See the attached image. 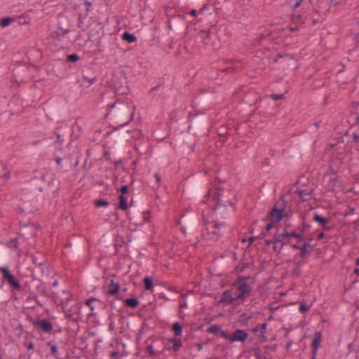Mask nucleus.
<instances>
[{
    "mask_svg": "<svg viewBox=\"0 0 359 359\" xmlns=\"http://www.w3.org/2000/svg\"><path fill=\"white\" fill-rule=\"evenodd\" d=\"M236 202L234 191L212 185L200 205L208 204L216 219H226L236 210Z\"/></svg>",
    "mask_w": 359,
    "mask_h": 359,
    "instance_id": "nucleus-1",
    "label": "nucleus"
},
{
    "mask_svg": "<svg viewBox=\"0 0 359 359\" xmlns=\"http://www.w3.org/2000/svg\"><path fill=\"white\" fill-rule=\"evenodd\" d=\"M134 106L131 107L128 102L118 100L109 104L107 107L106 117L111 116L114 120L119 122V126L127 125L134 117Z\"/></svg>",
    "mask_w": 359,
    "mask_h": 359,
    "instance_id": "nucleus-2",
    "label": "nucleus"
},
{
    "mask_svg": "<svg viewBox=\"0 0 359 359\" xmlns=\"http://www.w3.org/2000/svg\"><path fill=\"white\" fill-rule=\"evenodd\" d=\"M219 219L215 218V220L209 222L203 215V224L206 230V233H203V236L207 240L217 241L223 234L226 224L225 222H219Z\"/></svg>",
    "mask_w": 359,
    "mask_h": 359,
    "instance_id": "nucleus-3",
    "label": "nucleus"
},
{
    "mask_svg": "<svg viewBox=\"0 0 359 359\" xmlns=\"http://www.w3.org/2000/svg\"><path fill=\"white\" fill-rule=\"evenodd\" d=\"M24 289L29 293V298L38 302L39 295L46 296L44 283L38 278L32 277L25 284Z\"/></svg>",
    "mask_w": 359,
    "mask_h": 359,
    "instance_id": "nucleus-4",
    "label": "nucleus"
},
{
    "mask_svg": "<svg viewBox=\"0 0 359 359\" xmlns=\"http://www.w3.org/2000/svg\"><path fill=\"white\" fill-rule=\"evenodd\" d=\"M250 276H240L232 283V286L236 287L240 292L236 296V299L244 301L250 294L252 287L248 283Z\"/></svg>",
    "mask_w": 359,
    "mask_h": 359,
    "instance_id": "nucleus-5",
    "label": "nucleus"
},
{
    "mask_svg": "<svg viewBox=\"0 0 359 359\" xmlns=\"http://www.w3.org/2000/svg\"><path fill=\"white\" fill-rule=\"evenodd\" d=\"M286 202L283 198L280 201H278L273 208L269 212V219L272 223H278L280 222L285 216Z\"/></svg>",
    "mask_w": 359,
    "mask_h": 359,
    "instance_id": "nucleus-6",
    "label": "nucleus"
},
{
    "mask_svg": "<svg viewBox=\"0 0 359 359\" xmlns=\"http://www.w3.org/2000/svg\"><path fill=\"white\" fill-rule=\"evenodd\" d=\"M50 297L61 308L69 306L70 302L72 301V294L69 290H62L59 292H53Z\"/></svg>",
    "mask_w": 359,
    "mask_h": 359,
    "instance_id": "nucleus-7",
    "label": "nucleus"
},
{
    "mask_svg": "<svg viewBox=\"0 0 359 359\" xmlns=\"http://www.w3.org/2000/svg\"><path fill=\"white\" fill-rule=\"evenodd\" d=\"M188 118L189 122V129L193 128L195 130L205 126L208 121V117L202 112H189Z\"/></svg>",
    "mask_w": 359,
    "mask_h": 359,
    "instance_id": "nucleus-8",
    "label": "nucleus"
},
{
    "mask_svg": "<svg viewBox=\"0 0 359 359\" xmlns=\"http://www.w3.org/2000/svg\"><path fill=\"white\" fill-rule=\"evenodd\" d=\"M31 322L39 333H50L53 329L52 323L46 318H38Z\"/></svg>",
    "mask_w": 359,
    "mask_h": 359,
    "instance_id": "nucleus-9",
    "label": "nucleus"
},
{
    "mask_svg": "<svg viewBox=\"0 0 359 359\" xmlns=\"http://www.w3.org/2000/svg\"><path fill=\"white\" fill-rule=\"evenodd\" d=\"M0 271L2 273L4 278L6 280L8 284L18 291L22 290V287L19 280L11 272L7 266L1 267Z\"/></svg>",
    "mask_w": 359,
    "mask_h": 359,
    "instance_id": "nucleus-10",
    "label": "nucleus"
},
{
    "mask_svg": "<svg viewBox=\"0 0 359 359\" xmlns=\"http://www.w3.org/2000/svg\"><path fill=\"white\" fill-rule=\"evenodd\" d=\"M248 333L241 329H236L232 334L227 333L226 340H229L231 343L241 342L244 344L248 338Z\"/></svg>",
    "mask_w": 359,
    "mask_h": 359,
    "instance_id": "nucleus-11",
    "label": "nucleus"
},
{
    "mask_svg": "<svg viewBox=\"0 0 359 359\" xmlns=\"http://www.w3.org/2000/svg\"><path fill=\"white\" fill-rule=\"evenodd\" d=\"M49 275V266L47 262L42 263L40 266H37L36 267H34L32 269V277H34L36 276L39 278H43L45 276H48Z\"/></svg>",
    "mask_w": 359,
    "mask_h": 359,
    "instance_id": "nucleus-12",
    "label": "nucleus"
},
{
    "mask_svg": "<svg viewBox=\"0 0 359 359\" xmlns=\"http://www.w3.org/2000/svg\"><path fill=\"white\" fill-rule=\"evenodd\" d=\"M237 300H239V299H236V297H232L231 290H226L222 292L221 299L219 300L218 304H223V305L231 304L233 302L237 301Z\"/></svg>",
    "mask_w": 359,
    "mask_h": 359,
    "instance_id": "nucleus-13",
    "label": "nucleus"
},
{
    "mask_svg": "<svg viewBox=\"0 0 359 359\" xmlns=\"http://www.w3.org/2000/svg\"><path fill=\"white\" fill-rule=\"evenodd\" d=\"M291 248L294 250H299L300 257L305 258L307 254L313 250L315 245H309L307 243H302V245H291Z\"/></svg>",
    "mask_w": 359,
    "mask_h": 359,
    "instance_id": "nucleus-14",
    "label": "nucleus"
},
{
    "mask_svg": "<svg viewBox=\"0 0 359 359\" xmlns=\"http://www.w3.org/2000/svg\"><path fill=\"white\" fill-rule=\"evenodd\" d=\"M29 257L31 258L34 267H36L37 266H39L42 263L47 262L48 261L46 255L41 252H36L34 254H32L29 255Z\"/></svg>",
    "mask_w": 359,
    "mask_h": 359,
    "instance_id": "nucleus-15",
    "label": "nucleus"
},
{
    "mask_svg": "<svg viewBox=\"0 0 359 359\" xmlns=\"http://www.w3.org/2000/svg\"><path fill=\"white\" fill-rule=\"evenodd\" d=\"M313 219L320 225L323 230H330L332 226L327 225L328 219L320 215L315 214Z\"/></svg>",
    "mask_w": 359,
    "mask_h": 359,
    "instance_id": "nucleus-16",
    "label": "nucleus"
},
{
    "mask_svg": "<svg viewBox=\"0 0 359 359\" xmlns=\"http://www.w3.org/2000/svg\"><path fill=\"white\" fill-rule=\"evenodd\" d=\"M208 332L214 334L215 335L219 334L222 337H223L225 339L227 337L226 331L221 329L220 326L217 324L210 325V327H209V328L208 329Z\"/></svg>",
    "mask_w": 359,
    "mask_h": 359,
    "instance_id": "nucleus-17",
    "label": "nucleus"
},
{
    "mask_svg": "<svg viewBox=\"0 0 359 359\" xmlns=\"http://www.w3.org/2000/svg\"><path fill=\"white\" fill-rule=\"evenodd\" d=\"M120 289V284L115 282L114 279H111L108 285L107 294L110 296H115L118 294Z\"/></svg>",
    "mask_w": 359,
    "mask_h": 359,
    "instance_id": "nucleus-18",
    "label": "nucleus"
},
{
    "mask_svg": "<svg viewBox=\"0 0 359 359\" xmlns=\"http://www.w3.org/2000/svg\"><path fill=\"white\" fill-rule=\"evenodd\" d=\"M296 192L303 201H309L311 199L313 190L300 189L298 188Z\"/></svg>",
    "mask_w": 359,
    "mask_h": 359,
    "instance_id": "nucleus-19",
    "label": "nucleus"
},
{
    "mask_svg": "<svg viewBox=\"0 0 359 359\" xmlns=\"http://www.w3.org/2000/svg\"><path fill=\"white\" fill-rule=\"evenodd\" d=\"M275 242L280 243V245L283 247L285 245H290V241L285 236V232L279 233L278 231L275 233Z\"/></svg>",
    "mask_w": 359,
    "mask_h": 359,
    "instance_id": "nucleus-20",
    "label": "nucleus"
},
{
    "mask_svg": "<svg viewBox=\"0 0 359 359\" xmlns=\"http://www.w3.org/2000/svg\"><path fill=\"white\" fill-rule=\"evenodd\" d=\"M65 313V316L67 318H70L73 316L75 310L79 309V305L76 304L74 306H68L67 307L61 308Z\"/></svg>",
    "mask_w": 359,
    "mask_h": 359,
    "instance_id": "nucleus-21",
    "label": "nucleus"
},
{
    "mask_svg": "<svg viewBox=\"0 0 359 359\" xmlns=\"http://www.w3.org/2000/svg\"><path fill=\"white\" fill-rule=\"evenodd\" d=\"M169 343H172V349L175 352L180 351L182 346V342L180 339L177 337H170L168 339Z\"/></svg>",
    "mask_w": 359,
    "mask_h": 359,
    "instance_id": "nucleus-22",
    "label": "nucleus"
},
{
    "mask_svg": "<svg viewBox=\"0 0 359 359\" xmlns=\"http://www.w3.org/2000/svg\"><path fill=\"white\" fill-rule=\"evenodd\" d=\"M322 339V334L321 332H316L314 334V337L313 339V341L311 342V348L312 350H315L318 351V348L320 344V341Z\"/></svg>",
    "mask_w": 359,
    "mask_h": 359,
    "instance_id": "nucleus-23",
    "label": "nucleus"
},
{
    "mask_svg": "<svg viewBox=\"0 0 359 359\" xmlns=\"http://www.w3.org/2000/svg\"><path fill=\"white\" fill-rule=\"evenodd\" d=\"M123 302L126 306L133 309H136L140 304V302L137 298H126L123 299Z\"/></svg>",
    "mask_w": 359,
    "mask_h": 359,
    "instance_id": "nucleus-24",
    "label": "nucleus"
},
{
    "mask_svg": "<svg viewBox=\"0 0 359 359\" xmlns=\"http://www.w3.org/2000/svg\"><path fill=\"white\" fill-rule=\"evenodd\" d=\"M62 161H63L65 163V168H63L62 166L61 169H62L65 172H66V171H67V168L71 167L70 160H69V158H68L67 157H65V158L56 157L55 158V162L57 165H60Z\"/></svg>",
    "mask_w": 359,
    "mask_h": 359,
    "instance_id": "nucleus-25",
    "label": "nucleus"
},
{
    "mask_svg": "<svg viewBox=\"0 0 359 359\" xmlns=\"http://www.w3.org/2000/svg\"><path fill=\"white\" fill-rule=\"evenodd\" d=\"M118 208L121 210H126L128 208V201L125 196L119 195L118 196Z\"/></svg>",
    "mask_w": 359,
    "mask_h": 359,
    "instance_id": "nucleus-26",
    "label": "nucleus"
},
{
    "mask_svg": "<svg viewBox=\"0 0 359 359\" xmlns=\"http://www.w3.org/2000/svg\"><path fill=\"white\" fill-rule=\"evenodd\" d=\"M93 302H97V303L100 304L102 302L100 300H99L98 299L95 298V297H90V298L86 299V301L85 302V304L90 308V311H91L90 314L93 313L94 310H95V307L93 304Z\"/></svg>",
    "mask_w": 359,
    "mask_h": 359,
    "instance_id": "nucleus-27",
    "label": "nucleus"
},
{
    "mask_svg": "<svg viewBox=\"0 0 359 359\" xmlns=\"http://www.w3.org/2000/svg\"><path fill=\"white\" fill-rule=\"evenodd\" d=\"M172 330L175 337H180L182 334V326L180 323L175 322L172 326Z\"/></svg>",
    "mask_w": 359,
    "mask_h": 359,
    "instance_id": "nucleus-28",
    "label": "nucleus"
},
{
    "mask_svg": "<svg viewBox=\"0 0 359 359\" xmlns=\"http://www.w3.org/2000/svg\"><path fill=\"white\" fill-rule=\"evenodd\" d=\"M122 39L128 43H133L137 41V37L133 34L128 32H126L123 34Z\"/></svg>",
    "mask_w": 359,
    "mask_h": 359,
    "instance_id": "nucleus-29",
    "label": "nucleus"
},
{
    "mask_svg": "<svg viewBox=\"0 0 359 359\" xmlns=\"http://www.w3.org/2000/svg\"><path fill=\"white\" fill-rule=\"evenodd\" d=\"M266 327H267V323H262L260 325L261 334L259 336V338L261 339L262 341H266L268 340L267 337L266 335Z\"/></svg>",
    "mask_w": 359,
    "mask_h": 359,
    "instance_id": "nucleus-30",
    "label": "nucleus"
},
{
    "mask_svg": "<svg viewBox=\"0 0 359 359\" xmlns=\"http://www.w3.org/2000/svg\"><path fill=\"white\" fill-rule=\"evenodd\" d=\"M143 283L144 285V289L146 290H153L154 288V284H153V280L151 277L147 276L143 279Z\"/></svg>",
    "mask_w": 359,
    "mask_h": 359,
    "instance_id": "nucleus-31",
    "label": "nucleus"
},
{
    "mask_svg": "<svg viewBox=\"0 0 359 359\" xmlns=\"http://www.w3.org/2000/svg\"><path fill=\"white\" fill-rule=\"evenodd\" d=\"M252 318V316H248L246 313H243L239 316L238 320L243 326L248 325V320Z\"/></svg>",
    "mask_w": 359,
    "mask_h": 359,
    "instance_id": "nucleus-32",
    "label": "nucleus"
},
{
    "mask_svg": "<svg viewBox=\"0 0 359 359\" xmlns=\"http://www.w3.org/2000/svg\"><path fill=\"white\" fill-rule=\"evenodd\" d=\"M198 36L203 41H205L206 39L210 38V29L200 30L199 32L198 33Z\"/></svg>",
    "mask_w": 359,
    "mask_h": 359,
    "instance_id": "nucleus-33",
    "label": "nucleus"
},
{
    "mask_svg": "<svg viewBox=\"0 0 359 359\" xmlns=\"http://www.w3.org/2000/svg\"><path fill=\"white\" fill-rule=\"evenodd\" d=\"M6 245L8 248H13L14 249L17 250L19 247V243H18V238H11L9 241H8L6 243Z\"/></svg>",
    "mask_w": 359,
    "mask_h": 359,
    "instance_id": "nucleus-34",
    "label": "nucleus"
},
{
    "mask_svg": "<svg viewBox=\"0 0 359 359\" xmlns=\"http://www.w3.org/2000/svg\"><path fill=\"white\" fill-rule=\"evenodd\" d=\"M13 21V19L11 17L3 18L0 19V26L2 27H6L8 26Z\"/></svg>",
    "mask_w": 359,
    "mask_h": 359,
    "instance_id": "nucleus-35",
    "label": "nucleus"
},
{
    "mask_svg": "<svg viewBox=\"0 0 359 359\" xmlns=\"http://www.w3.org/2000/svg\"><path fill=\"white\" fill-rule=\"evenodd\" d=\"M123 243L124 241L123 238H116L115 243L114 244L116 252H118L119 251L120 248L123 247Z\"/></svg>",
    "mask_w": 359,
    "mask_h": 359,
    "instance_id": "nucleus-36",
    "label": "nucleus"
},
{
    "mask_svg": "<svg viewBox=\"0 0 359 359\" xmlns=\"http://www.w3.org/2000/svg\"><path fill=\"white\" fill-rule=\"evenodd\" d=\"M146 352L148 353L149 355L151 357H156L158 355L156 351L154 349L151 344H147Z\"/></svg>",
    "mask_w": 359,
    "mask_h": 359,
    "instance_id": "nucleus-37",
    "label": "nucleus"
},
{
    "mask_svg": "<svg viewBox=\"0 0 359 359\" xmlns=\"http://www.w3.org/2000/svg\"><path fill=\"white\" fill-rule=\"evenodd\" d=\"M292 23H299L304 24V22L302 21V15L300 14H293L291 17Z\"/></svg>",
    "mask_w": 359,
    "mask_h": 359,
    "instance_id": "nucleus-38",
    "label": "nucleus"
},
{
    "mask_svg": "<svg viewBox=\"0 0 359 359\" xmlns=\"http://www.w3.org/2000/svg\"><path fill=\"white\" fill-rule=\"evenodd\" d=\"M109 203L107 200L98 199L95 201V205L96 207L107 206Z\"/></svg>",
    "mask_w": 359,
    "mask_h": 359,
    "instance_id": "nucleus-39",
    "label": "nucleus"
},
{
    "mask_svg": "<svg viewBox=\"0 0 359 359\" xmlns=\"http://www.w3.org/2000/svg\"><path fill=\"white\" fill-rule=\"evenodd\" d=\"M79 56L76 53L69 55L67 58V61L69 62H76L79 61Z\"/></svg>",
    "mask_w": 359,
    "mask_h": 359,
    "instance_id": "nucleus-40",
    "label": "nucleus"
},
{
    "mask_svg": "<svg viewBox=\"0 0 359 359\" xmlns=\"http://www.w3.org/2000/svg\"><path fill=\"white\" fill-rule=\"evenodd\" d=\"M283 247L280 245V243H273V250L277 255H279L281 252V250Z\"/></svg>",
    "mask_w": 359,
    "mask_h": 359,
    "instance_id": "nucleus-41",
    "label": "nucleus"
},
{
    "mask_svg": "<svg viewBox=\"0 0 359 359\" xmlns=\"http://www.w3.org/2000/svg\"><path fill=\"white\" fill-rule=\"evenodd\" d=\"M351 137L353 138V142L356 144V149L359 151V134L355 133H353Z\"/></svg>",
    "mask_w": 359,
    "mask_h": 359,
    "instance_id": "nucleus-42",
    "label": "nucleus"
},
{
    "mask_svg": "<svg viewBox=\"0 0 359 359\" xmlns=\"http://www.w3.org/2000/svg\"><path fill=\"white\" fill-rule=\"evenodd\" d=\"M20 228H25V227H29L32 230H33L35 226L34 224H32L31 222H24L22 221H20Z\"/></svg>",
    "mask_w": 359,
    "mask_h": 359,
    "instance_id": "nucleus-43",
    "label": "nucleus"
},
{
    "mask_svg": "<svg viewBox=\"0 0 359 359\" xmlns=\"http://www.w3.org/2000/svg\"><path fill=\"white\" fill-rule=\"evenodd\" d=\"M311 306H308L306 304H301L300 306L299 307V311L300 313H304L306 311H308L310 309Z\"/></svg>",
    "mask_w": 359,
    "mask_h": 359,
    "instance_id": "nucleus-44",
    "label": "nucleus"
},
{
    "mask_svg": "<svg viewBox=\"0 0 359 359\" xmlns=\"http://www.w3.org/2000/svg\"><path fill=\"white\" fill-rule=\"evenodd\" d=\"M310 228V226L309 224H303V225L301 227H298L297 230L299 232L302 233H304L306 231H307Z\"/></svg>",
    "mask_w": 359,
    "mask_h": 359,
    "instance_id": "nucleus-45",
    "label": "nucleus"
},
{
    "mask_svg": "<svg viewBox=\"0 0 359 359\" xmlns=\"http://www.w3.org/2000/svg\"><path fill=\"white\" fill-rule=\"evenodd\" d=\"M47 346H50V353L52 354H55L57 353V346L55 345H52V341H48Z\"/></svg>",
    "mask_w": 359,
    "mask_h": 359,
    "instance_id": "nucleus-46",
    "label": "nucleus"
},
{
    "mask_svg": "<svg viewBox=\"0 0 359 359\" xmlns=\"http://www.w3.org/2000/svg\"><path fill=\"white\" fill-rule=\"evenodd\" d=\"M87 17V15H82V14H79V22H78V27L79 28H82L83 27V18H86Z\"/></svg>",
    "mask_w": 359,
    "mask_h": 359,
    "instance_id": "nucleus-47",
    "label": "nucleus"
},
{
    "mask_svg": "<svg viewBox=\"0 0 359 359\" xmlns=\"http://www.w3.org/2000/svg\"><path fill=\"white\" fill-rule=\"evenodd\" d=\"M289 56H290V54H288V53H279L273 59V62H278V60L280 58H283V57H289Z\"/></svg>",
    "mask_w": 359,
    "mask_h": 359,
    "instance_id": "nucleus-48",
    "label": "nucleus"
},
{
    "mask_svg": "<svg viewBox=\"0 0 359 359\" xmlns=\"http://www.w3.org/2000/svg\"><path fill=\"white\" fill-rule=\"evenodd\" d=\"M271 97L273 100H276V101L279 100L283 99L284 94H272V95H271Z\"/></svg>",
    "mask_w": 359,
    "mask_h": 359,
    "instance_id": "nucleus-49",
    "label": "nucleus"
},
{
    "mask_svg": "<svg viewBox=\"0 0 359 359\" xmlns=\"http://www.w3.org/2000/svg\"><path fill=\"white\" fill-rule=\"evenodd\" d=\"M83 5H84V7H85V9H86V13H85L84 15H88V13L89 12L90 8L91 7V3L88 1H84Z\"/></svg>",
    "mask_w": 359,
    "mask_h": 359,
    "instance_id": "nucleus-50",
    "label": "nucleus"
},
{
    "mask_svg": "<svg viewBox=\"0 0 359 359\" xmlns=\"http://www.w3.org/2000/svg\"><path fill=\"white\" fill-rule=\"evenodd\" d=\"M128 190H129V189H128V187L127 185L122 186L120 188V191H121V194L120 195L124 196L125 194H126L128 192Z\"/></svg>",
    "mask_w": 359,
    "mask_h": 359,
    "instance_id": "nucleus-51",
    "label": "nucleus"
},
{
    "mask_svg": "<svg viewBox=\"0 0 359 359\" xmlns=\"http://www.w3.org/2000/svg\"><path fill=\"white\" fill-rule=\"evenodd\" d=\"M285 236H287V238H290V237H293V238H295L296 236V233L297 232L296 231H285Z\"/></svg>",
    "mask_w": 359,
    "mask_h": 359,
    "instance_id": "nucleus-52",
    "label": "nucleus"
},
{
    "mask_svg": "<svg viewBox=\"0 0 359 359\" xmlns=\"http://www.w3.org/2000/svg\"><path fill=\"white\" fill-rule=\"evenodd\" d=\"M24 345H25V346H26L27 350H32L34 348V344L32 341L24 343Z\"/></svg>",
    "mask_w": 359,
    "mask_h": 359,
    "instance_id": "nucleus-53",
    "label": "nucleus"
},
{
    "mask_svg": "<svg viewBox=\"0 0 359 359\" xmlns=\"http://www.w3.org/2000/svg\"><path fill=\"white\" fill-rule=\"evenodd\" d=\"M27 16H25V15H21L19 17V19L20 20V24H27V23H29V20H27Z\"/></svg>",
    "mask_w": 359,
    "mask_h": 359,
    "instance_id": "nucleus-54",
    "label": "nucleus"
},
{
    "mask_svg": "<svg viewBox=\"0 0 359 359\" xmlns=\"http://www.w3.org/2000/svg\"><path fill=\"white\" fill-rule=\"evenodd\" d=\"M275 242V234L273 235V237L272 239H266L264 241V243L266 245H270L271 244H273Z\"/></svg>",
    "mask_w": 359,
    "mask_h": 359,
    "instance_id": "nucleus-55",
    "label": "nucleus"
},
{
    "mask_svg": "<svg viewBox=\"0 0 359 359\" xmlns=\"http://www.w3.org/2000/svg\"><path fill=\"white\" fill-rule=\"evenodd\" d=\"M154 176L156 179L157 184L159 185V184L161 183V177L160 174L158 172H156V173H154Z\"/></svg>",
    "mask_w": 359,
    "mask_h": 359,
    "instance_id": "nucleus-56",
    "label": "nucleus"
},
{
    "mask_svg": "<svg viewBox=\"0 0 359 359\" xmlns=\"http://www.w3.org/2000/svg\"><path fill=\"white\" fill-rule=\"evenodd\" d=\"M274 224L275 223H272V222L271 221V222L267 224V225L266 226L265 230L266 231H269L274 226Z\"/></svg>",
    "mask_w": 359,
    "mask_h": 359,
    "instance_id": "nucleus-57",
    "label": "nucleus"
},
{
    "mask_svg": "<svg viewBox=\"0 0 359 359\" xmlns=\"http://www.w3.org/2000/svg\"><path fill=\"white\" fill-rule=\"evenodd\" d=\"M256 238L257 237H255V236H250L247 238L249 245H252L255 242V241L256 240Z\"/></svg>",
    "mask_w": 359,
    "mask_h": 359,
    "instance_id": "nucleus-58",
    "label": "nucleus"
},
{
    "mask_svg": "<svg viewBox=\"0 0 359 359\" xmlns=\"http://www.w3.org/2000/svg\"><path fill=\"white\" fill-rule=\"evenodd\" d=\"M287 28H288L290 32H295V31L298 30L299 27L297 26V25H295V26L289 25L287 27Z\"/></svg>",
    "mask_w": 359,
    "mask_h": 359,
    "instance_id": "nucleus-59",
    "label": "nucleus"
},
{
    "mask_svg": "<svg viewBox=\"0 0 359 359\" xmlns=\"http://www.w3.org/2000/svg\"><path fill=\"white\" fill-rule=\"evenodd\" d=\"M292 343H293V342H292V340H289V341L286 343V345H285V349H286V351H287V352H289V351H290V347H291V346H292Z\"/></svg>",
    "mask_w": 359,
    "mask_h": 359,
    "instance_id": "nucleus-60",
    "label": "nucleus"
},
{
    "mask_svg": "<svg viewBox=\"0 0 359 359\" xmlns=\"http://www.w3.org/2000/svg\"><path fill=\"white\" fill-rule=\"evenodd\" d=\"M20 84L17 81H11V86L13 88H18L19 87Z\"/></svg>",
    "mask_w": 359,
    "mask_h": 359,
    "instance_id": "nucleus-61",
    "label": "nucleus"
},
{
    "mask_svg": "<svg viewBox=\"0 0 359 359\" xmlns=\"http://www.w3.org/2000/svg\"><path fill=\"white\" fill-rule=\"evenodd\" d=\"M295 238L298 239L299 242H301L303 240V233L297 232Z\"/></svg>",
    "mask_w": 359,
    "mask_h": 359,
    "instance_id": "nucleus-62",
    "label": "nucleus"
},
{
    "mask_svg": "<svg viewBox=\"0 0 359 359\" xmlns=\"http://www.w3.org/2000/svg\"><path fill=\"white\" fill-rule=\"evenodd\" d=\"M304 0H297L294 5L292 6L293 9H296L300 6Z\"/></svg>",
    "mask_w": 359,
    "mask_h": 359,
    "instance_id": "nucleus-63",
    "label": "nucleus"
},
{
    "mask_svg": "<svg viewBox=\"0 0 359 359\" xmlns=\"http://www.w3.org/2000/svg\"><path fill=\"white\" fill-rule=\"evenodd\" d=\"M83 79L87 81L88 83H94L95 81H96V78L95 77H93V78H88L87 76H84Z\"/></svg>",
    "mask_w": 359,
    "mask_h": 359,
    "instance_id": "nucleus-64",
    "label": "nucleus"
}]
</instances>
